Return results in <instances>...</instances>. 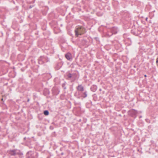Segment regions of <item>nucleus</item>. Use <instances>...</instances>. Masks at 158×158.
<instances>
[{
  "label": "nucleus",
  "mask_w": 158,
  "mask_h": 158,
  "mask_svg": "<svg viewBox=\"0 0 158 158\" xmlns=\"http://www.w3.org/2000/svg\"><path fill=\"white\" fill-rule=\"evenodd\" d=\"M85 32V29L82 27H77L75 30V35L77 37L79 35H81Z\"/></svg>",
  "instance_id": "1"
},
{
  "label": "nucleus",
  "mask_w": 158,
  "mask_h": 158,
  "mask_svg": "<svg viewBox=\"0 0 158 158\" xmlns=\"http://www.w3.org/2000/svg\"><path fill=\"white\" fill-rule=\"evenodd\" d=\"M9 154L12 155H15L16 154H19V153L17 150H13L10 151Z\"/></svg>",
  "instance_id": "2"
},
{
  "label": "nucleus",
  "mask_w": 158,
  "mask_h": 158,
  "mask_svg": "<svg viewBox=\"0 0 158 158\" xmlns=\"http://www.w3.org/2000/svg\"><path fill=\"white\" fill-rule=\"evenodd\" d=\"M129 114L131 115H135L137 113V111L134 110H132L129 111Z\"/></svg>",
  "instance_id": "3"
},
{
  "label": "nucleus",
  "mask_w": 158,
  "mask_h": 158,
  "mask_svg": "<svg viewBox=\"0 0 158 158\" xmlns=\"http://www.w3.org/2000/svg\"><path fill=\"white\" fill-rule=\"evenodd\" d=\"M65 57L67 59L69 60H72L71 55L70 53H68L65 55Z\"/></svg>",
  "instance_id": "4"
},
{
  "label": "nucleus",
  "mask_w": 158,
  "mask_h": 158,
  "mask_svg": "<svg viewBox=\"0 0 158 158\" xmlns=\"http://www.w3.org/2000/svg\"><path fill=\"white\" fill-rule=\"evenodd\" d=\"M77 89L80 91H83V87L81 85H79L77 87Z\"/></svg>",
  "instance_id": "5"
},
{
  "label": "nucleus",
  "mask_w": 158,
  "mask_h": 158,
  "mask_svg": "<svg viewBox=\"0 0 158 158\" xmlns=\"http://www.w3.org/2000/svg\"><path fill=\"white\" fill-rule=\"evenodd\" d=\"M49 112L47 110H45L44 111V114L46 115H47L48 114Z\"/></svg>",
  "instance_id": "6"
},
{
  "label": "nucleus",
  "mask_w": 158,
  "mask_h": 158,
  "mask_svg": "<svg viewBox=\"0 0 158 158\" xmlns=\"http://www.w3.org/2000/svg\"><path fill=\"white\" fill-rule=\"evenodd\" d=\"M112 32L113 33H117V31H115V30H114V29H113L112 30Z\"/></svg>",
  "instance_id": "7"
},
{
  "label": "nucleus",
  "mask_w": 158,
  "mask_h": 158,
  "mask_svg": "<svg viewBox=\"0 0 158 158\" xmlns=\"http://www.w3.org/2000/svg\"><path fill=\"white\" fill-rule=\"evenodd\" d=\"M68 76L70 78L72 77V75L70 74H69L68 75Z\"/></svg>",
  "instance_id": "8"
},
{
  "label": "nucleus",
  "mask_w": 158,
  "mask_h": 158,
  "mask_svg": "<svg viewBox=\"0 0 158 158\" xmlns=\"http://www.w3.org/2000/svg\"><path fill=\"white\" fill-rule=\"evenodd\" d=\"M156 63H158V60H156Z\"/></svg>",
  "instance_id": "9"
},
{
  "label": "nucleus",
  "mask_w": 158,
  "mask_h": 158,
  "mask_svg": "<svg viewBox=\"0 0 158 158\" xmlns=\"http://www.w3.org/2000/svg\"><path fill=\"white\" fill-rule=\"evenodd\" d=\"M108 35H109V36H110V35H111H111H109V34H108Z\"/></svg>",
  "instance_id": "10"
},
{
  "label": "nucleus",
  "mask_w": 158,
  "mask_h": 158,
  "mask_svg": "<svg viewBox=\"0 0 158 158\" xmlns=\"http://www.w3.org/2000/svg\"><path fill=\"white\" fill-rule=\"evenodd\" d=\"M144 76H145V77H146V75H144Z\"/></svg>",
  "instance_id": "11"
},
{
  "label": "nucleus",
  "mask_w": 158,
  "mask_h": 158,
  "mask_svg": "<svg viewBox=\"0 0 158 158\" xmlns=\"http://www.w3.org/2000/svg\"><path fill=\"white\" fill-rule=\"evenodd\" d=\"M2 101L3 100V99L2 98Z\"/></svg>",
  "instance_id": "12"
},
{
  "label": "nucleus",
  "mask_w": 158,
  "mask_h": 158,
  "mask_svg": "<svg viewBox=\"0 0 158 158\" xmlns=\"http://www.w3.org/2000/svg\"><path fill=\"white\" fill-rule=\"evenodd\" d=\"M147 18H146V20H147Z\"/></svg>",
  "instance_id": "13"
}]
</instances>
